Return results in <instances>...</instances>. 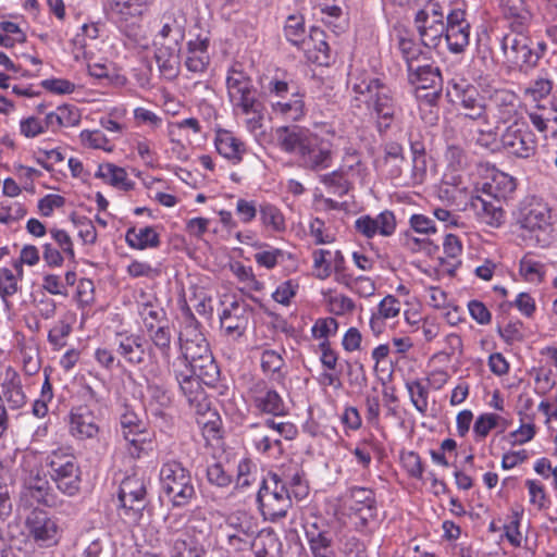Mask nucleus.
I'll use <instances>...</instances> for the list:
<instances>
[{"label":"nucleus","instance_id":"nucleus-1","mask_svg":"<svg viewBox=\"0 0 557 557\" xmlns=\"http://www.w3.org/2000/svg\"><path fill=\"white\" fill-rule=\"evenodd\" d=\"M160 488L173 507H185L196 498V488L190 471L177 460L162 463L160 472Z\"/></svg>","mask_w":557,"mask_h":557},{"label":"nucleus","instance_id":"nucleus-2","mask_svg":"<svg viewBox=\"0 0 557 557\" xmlns=\"http://www.w3.org/2000/svg\"><path fill=\"white\" fill-rule=\"evenodd\" d=\"M46 465L49 470V476L58 491L69 497L79 494L82 469L73 454L61 448L55 449L48 455Z\"/></svg>","mask_w":557,"mask_h":557},{"label":"nucleus","instance_id":"nucleus-3","mask_svg":"<svg viewBox=\"0 0 557 557\" xmlns=\"http://www.w3.org/2000/svg\"><path fill=\"white\" fill-rule=\"evenodd\" d=\"M257 502L265 519L276 521L284 518L292 507L290 492L277 474L270 476V483L263 480L257 494Z\"/></svg>","mask_w":557,"mask_h":557},{"label":"nucleus","instance_id":"nucleus-4","mask_svg":"<svg viewBox=\"0 0 557 557\" xmlns=\"http://www.w3.org/2000/svg\"><path fill=\"white\" fill-rule=\"evenodd\" d=\"M518 223L523 230L522 237L535 244L546 246L550 240L549 210L540 203L529 205L520 210Z\"/></svg>","mask_w":557,"mask_h":557},{"label":"nucleus","instance_id":"nucleus-5","mask_svg":"<svg viewBox=\"0 0 557 557\" xmlns=\"http://www.w3.org/2000/svg\"><path fill=\"white\" fill-rule=\"evenodd\" d=\"M354 90L359 94L367 91L374 95L373 110L376 114V128L380 135L386 134L398 112L391 91L376 78L371 79L368 84L355 85Z\"/></svg>","mask_w":557,"mask_h":557},{"label":"nucleus","instance_id":"nucleus-6","mask_svg":"<svg viewBox=\"0 0 557 557\" xmlns=\"http://www.w3.org/2000/svg\"><path fill=\"white\" fill-rule=\"evenodd\" d=\"M226 86L231 102L244 114L260 113L263 110L250 77L243 71L231 69L226 77Z\"/></svg>","mask_w":557,"mask_h":557},{"label":"nucleus","instance_id":"nucleus-7","mask_svg":"<svg viewBox=\"0 0 557 557\" xmlns=\"http://www.w3.org/2000/svg\"><path fill=\"white\" fill-rule=\"evenodd\" d=\"M500 141L509 154L520 159L532 158L537 150L536 136L523 120H515L507 126Z\"/></svg>","mask_w":557,"mask_h":557},{"label":"nucleus","instance_id":"nucleus-8","mask_svg":"<svg viewBox=\"0 0 557 557\" xmlns=\"http://www.w3.org/2000/svg\"><path fill=\"white\" fill-rule=\"evenodd\" d=\"M408 81L416 88V97L428 104H436L442 95L443 79L438 67L426 63L408 71Z\"/></svg>","mask_w":557,"mask_h":557},{"label":"nucleus","instance_id":"nucleus-9","mask_svg":"<svg viewBox=\"0 0 557 557\" xmlns=\"http://www.w3.org/2000/svg\"><path fill=\"white\" fill-rule=\"evenodd\" d=\"M146 483L138 475L126 476L120 484L119 499L125 515L136 520L146 507Z\"/></svg>","mask_w":557,"mask_h":557},{"label":"nucleus","instance_id":"nucleus-10","mask_svg":"<svg viewBox=\"0 0 557 557\" xmlns=\"http://www.w3.org/2000/svg\"><path fill=\"white\" fill-rule=\"evenodd\" d=\"M333 145L330 140L312 134L297 158L298 164L310 171H321L331 166Z\"/></svg>","mask_w":557,"mask_h":557},{"label":"nucleus","instance_id":"nucleus-11","mask_svg":"<svg viewBox=\"0 0 557 557\" xmlns=\"http://www.w3.org/2000/svg\"><path fill=\"white\" fill-rule=\"evenodd\" d=\"M408 4L416 11L414 23L420 35L428 32L444 35V13L436 0H410Z\"/></svg>","mask_w":557,"mask_h":557},{"label":"nucleus","instance_id":"nucleus-12","mask_svg":"<svg viewBox=\"0 0 557 557\" xmlns=\"http://www.w3.org/2000/svg\"><path fill=\"white\" fill-rule=\"evenodd\" d=\"M341 499L344 506L360 517L363 525L376 518L377 507L373 490L351 486L343 493Z\"/></svg>","mask_w":557,"mask_h":557},{"label":"nucleus","instance_id":"nucleus-13","mask_svg":"<svg viewBox=\"0 0 557 557\" xmlns=\"http://www.w3.org/2000/svg\"><path fill=\"white\" fill-rule=\"evenodd\" d=\"M121 431L125 441H127L133 449L129 450L133 457L139 458L141 453L147 449L146 445L150 444L145 422L128 407L120 418Z\"/></svg>","mask_w":557,"mask_h":557},{"label":"nucleus","instance_id":"nucleus-14","mask_svg":"<svg viewBox=\"0 0 557 557\" xmlns=\"http://www.w3.org/2000/svg\"><path fill=\"white\" fill-rule=\"evenodd\" d=\"M396 216L393 211L384 210L375 218L361 215L355 221L356 231L366 238H373L376 235L389 237L396 230Z\"/></svg>","mask_w":557,"mask_h":557},{"label":"nucleus","instance_id":"nucleus-15","mask_svg":"<svg viewBox=\"0 0 557 557\" xmlns=\"http://www.w3.org/2000/svg\"><path fill=\"white\" fill-rule=\"evenodd\" d=\"M255 407L263 413L284 417L288 413L281 395L269 388L264 381H258L251 387Z\"/></svg>","mask_w":557,"mask_h":557},{"label":"nucleus","instance_id":"nucleus-16","mask_svg":"<svg viewBox=\"0 0 557 557\" xmlns=\"http://www.w3.org/2000/svg\"><path fill=\"white\" fill-rule=\"evenodd\" d=\"M27 527L34 540L44 546H50L58 541V524L42 510H34L27 518Z\"/></svg>","mask_w":557,"mask_h":557},{"label":"nucleus","instance_id":"nucleus-17","mask_svg":"<svg viewBox=\"0 0 557 557\" xmlns=\"http://www.w3.org/2000/svg\"><path fill=\"white\" fill-rule=\"evenodd\" d=\"M507 61L516 65H530L533 37H496Z\"/></svg>","mask_w":557,"mask_h":557},{"label":"nucleus","instance_id":"nucleus-18","mask_svg":"<svg viewBox=\"0 0 557 557\" xmlns=\"http://www.w3.org/2000/svg\"><path fill=\"white\" fill-rule=\"evenodd\" d=\"M70 433L77 440L95 438L99 425L94 412L86 406L73 408L70 412Z\"/></svg>","mask_w":557,"mask_h":557},{"label":"nucleus","instance_id":"nucleus-19","mask_svg":"<svg viewBox=\"0 0 557 557\" xmlns=\"http://www.w3.org/2000/svg\"><path fill=\"white\" fill-rule=\"evenodd\" d=\"M250 309L245 302L233 301L220 317L221 327L227 335L242 336L249 323Z\"/></svg>","mask_w":557,"mask_h":557},{"label":"nucleus","instance_id":"nucleus-20","mask_svg":"<svg viewBox=\"0 0 557 557\" xmlns=\"http://www.w3.org/2000/svg\"><path fill=\"white\" fill-rule=\"evenodd\" d=\"M312 134L308 128L298 125L280 126L274 131L276 145L281 150L295 153L297 158Z\"/></svg>","mask_w":557,"mask_h":557},{"label":"nucleus","instance_id":"nucleus-21","mask_svg":"<svg viewBox=\"0 0 557 557\" xmlns=\"http://www.w3.org/2000/svg\"><path fill=\"white\" fill-rule=\"evenodd\" d=\"M225 524L233 530V533L228 534L231 544L234 543V541L247 543L258 533V522L256 518L244 510L230 513L225 519Z\"/></svg>","mask_w":557,"mask_h":557},{"label":"nucleus","instance_id":"nucleus-22","mask_svg":"<svg viewBox=\"0 0 557 557\" xmlns=\"http://www.w3.org/2000/svg\"><path fill=\"white\" fill-rule=\"evenodd\" d=\"M153 0H108L109 14L121 22H128L144 15Z\"/></svg>","mask_w":557,"mask_h":557},{"label":"nucleus","instance_id":"nucleus-23","mask_svg":"<svg viewBox=\"0 0 557 557\" xmlns=\"http://www.w3.org/2000/svg\"><path fill=\"white\" fill-rule=\"evenodd\" d=\"M399 50L406 60L408 71L429 61L431 46L422 41V37H400Z\"/></svg>","mask_w":557,"mask_h":557},{"label":"nucleus","instance_id":"nucleus-24","mask_svg":"<svg viewBox=\"0 0 557 557\" xmlns=\"http://www.w3.org/2000/svg\"><path fill=\"white\" fill-rule=\"evenodd\" d=\"M116 351L126 362L138 366L145 362V339L138 334H117Z\"/></svg>","mask_w":557,"mask_h":557},{"label":"nucleus","instance_id":"nucleus-25","mask_svg":"<svg viewBox=\"0 0 557 557\" xmlns=\"http://www.w3.org/2000/svg\"><path fill=\"white\" fill-rule=\"evenodd\" d=\"M500 7L512 33L522 35L531 21V14L525 9L523 0H502Z\"/></svg>","mask_w":557,"mask_h":557},{"label":"nucleus","instance_id":"nucleus-26","mask_svg":"<svg viewBox=\"0 0 557 557\" xmlns=\"http://www.w3.org/2000/svg\"><path fill=\"white\" fill-rule=\"evenodd\" d=\"M0 395L3 403L5 401L11 410H17L26 404V395L22 388L21 377L12 368H8L5 371Z\"/></svg>","mask_w":557,"mask_h":557},{"label":"nucleus","instance_id":"nucleus-27","mask_svg":"<svg viewBox=\"0 0 557 557\" xmlns=\"http://www.w3.org/2000/svg\"><path fill=\"white\" fill-rule=\"evenodd\" d=\"M216 151L233 164H238L246 153V145L226 129L216 132L214 139Z\"/></svg>","mask_w":557,"mask_h":557},{"label":"nucleus","instance_id":"nucleus-28","mask_svg":"<svg viewBox=\"0 0 557 557\" xmlns=\"http://www.w3.org/2000/svg\"><path fill=\"white\" fill-rule=\"evenodd\" d=\"M171 557H205L207 549L198 536L189 530L182 536L169 542Z\"/></svg>","mask_w":557,"mask_h":557},{"label":"nucleus","instance_id":"nucleus-29","mask_svg":"<svg viewBox=\"0 0 557 557\" xmlns=\"http://www.w3.org/2000/svg\"><path fill=\"white\" fill-rule=\"evenodd\" d=\"M471 207L486 224L499 225L504 219L500 200L476 195L471 198Z\"/></svg>","mask_w":557,"mask_h":557},{"label":"nucleus","instance_id":"nucleus-30","mask_svg":"<svg viewBox=\"0 0 557 557\" xmlns=\"http://www.w3.org/2000/svg\"><path fill=\"white\" fill-rule=\"evenodd\" d=\"M149 339L152 343V347L148 349V354L151 356L153 349H157L163 361L170 363L171 361V349H172V331L169 323L162 325H150L147 332Z\"/></svg>","mask_w":557,"mask_h":557},{"label":"nucleus","instance_id":"nucleus-31","mask_svg":"<svg viewBox=\"0 0 557 557\" xmlns=\"http://www.w3.org/2000/svg\"><path fill=\"white\" fill-rule=\"evenodd\" d=\"M516 189V181L512 176L504 172H495L492 175L491 181L485 182L482 187V194L496 199L502 200L510 196Z\"/></svg>","mask_w":557,"mask_h":557},{"label":"nucleus","instance_id":"nucleus-32","mask_svg":"<svg viewBox=\"0 0 557 557\" xmlns=\"http://www.w3.org/2000/svg\"><path fill=\"white\" fill-rule=\"evenodd\" d=\"M294 45L301 46L309 62L319 66H329L333 61L331 48L324 40L315 41L314 37L304 38L300 42L292 40Z\"/></svg>","mask_w":557,"mask_h":557},{"label":"nucleus","instance_id":"nucleus-33","mask_svg":"<svg viewBox=\"0 0 557 557\" xmlns=\"http://www.w3.org/2000/svg\"><path fill=\"white\" fill-rule=\"evenodd\" d=\"M208 45V38L201 39L200 37H197L195 40H190L188 42V55L185 61V65L188 71L201 73L207 69L210 62Z\"/></svg>","mask_w":557,"mask_h":557},{"label":"nucleus","instance_id":"nucleus-34","mask_svg":"<svg viewBox=\"0 0 557 557\" xmlns=\"http://www.w3.org/2000/svg\"><path fill=\"white\" fill-rule=\"evenodd\" d=\"M282 543L272 530H258L253 536L251 548L256 557H278Z\"/></svg>","mask_w":557,"mask_h":557},{"label":"nucleus","instance_id":"nucleus-35","mask_svg":"<svg viewBox=\"0 0 557 557\" xmlns=\"http://www.w3.org/2000/svg\"><path fill=\"white\" fill-rule=\"evenodd\" d=\"M27 490L33 499L48 507H54L58 504L57 495L53 493L48 480L41 476L39 472L30 476L27 483Z\"/></svg>","mask_w":557,"mask_h":557},{"label":"nucleus","instance_id":"nucleus-36","mask_svg":"<svg viewBox=\"0 0 557 557\" xmlns=\"http://www.w3.org/2000/svg\"><path fill=\"white\" fill-rule=\"evenodd\" d=\"M125 240L129 247L138 250L160 246L159 234L152 226H146L139 230L135 227L128 228L125 234Z\"/></svg>","mask_w":557,"mask_h":557},{"label":"nucleus","instance_id":"nucleus-37","mask_svg":"<svg viewBox=\"0 0 557 557\" xmlns=\"http://www.w3.org/2000/svg\"><path fill=\"white\" fill-rule=\"evenodd\" d=\"M188 367L189 371L193 372V374H196V376H198V379L206 385L212 386L219 380L220 370L214 361L212 352L188 364Z\"/></svg>","mask_w":557,"mask_h":557},{"label":"nucleus","instance_id":"nucleus-38","mask_svg":"<svg viewBox=\"0 0 557 557\" xmlns=\"http://www.w3.org/2000/svg\"><path fill=\"white\" fill-rule=\"evenodd\" d=\"M96 177L108 180V183L125 191L134 188V183L127 178V173L123 168L113 163L100 164L95 174Z\"/></svg>","mask_w":557,"mask_h":557},{"label":"nucleus","instance_id":"nucleus-39","mask_svg":"<svg viewBox=\"0 0 557 557\" xmlns=\"http://www.w3.org/2000/svg\"><path fill=\"white\" fill-rule=\"evenodd\" d=\"M305 533L310 552L333 548V536L325 525L320 527L317 522L311 523L306 528Z\"/></svg>","mask_w":557,"mask_h":557},{"label":"nucleus","instance_id":"nucleus-40","mask_svg":"<svg viewBox=\"0 0 557 557\" xmlns=\"http://www.w3.org/2000/svg\"><path fill=\"white\" fill-rule=\"evenodd\" d=\"M321 22L327 32L335 35L346 32L348 20L338 5H324L321 8Z\"/></svg>","mask_w":557,"mask_h":557},{"label":"nucleus","instance_id":"nucleus-41","mask_svg":"<svg viewBox=\"0 0 557 557\" xmlns=\"http://www.w3.org/2000/svg\"><path fill=\"white\" fill-rule=\"evenodd\" d=\"M383 165L391 166L388 175L391 178H398L401 174L400 164L405 162L404 148L396 141H388L384 145Z\"/></svg>","mask_w":557,"mask_h":557},{"label":"nucleus","instance_id":"nucleus-42","mask_svg":"<svg viewBox=\"0 0 557 557\" xmlns=\"http://www.w3.org/2000/svg\"><path fill=\"white\" fill-rule=\"evenodd\" d=\"M285 361L276 350L265 349L261 354V368L264 373H271L273 379L282 382L285 373L282 371Z\"/></svg>","mask_w":557,"mask_h":557},{"label":"nucleus","instance_id":"nucleus-43","mask_svg":"<svg viewBox=\"0 0 557 557\" xmlns=\"http://www.w3.org/2000/svg\"><path fill=\"white\" fill-rule=\"evenodd\" d=\"M273 111L286 120L299 121L305 115V102L302 97L294 95L289 101H277L273 103Z\"/></svg>","mask_w":557,"mask_h":557},{"label":"nucleus","instance_id":"nucleus-44","mask_svg":"<svg viewBox=\"0 0 557 557\" xmlns=\"http://www.w3.org/2000/svg\"><path fill=\"white\" fill-rule=\"evenodd\" d=\"M259 213L262 224L274 232L285 230V219L281 210L271 203H262L259 207Z\"/></svg>","mask_w":557,"mask_h":557},{"label":"nucleus","instance_id":"nucleus-45","mask_svg":"<svg viewBox=\"0 0 557 557\" xmlns=\"http://www.w3.org/2000/svg\"><path fill=\"white\" fill-rule=\"evenodd\" d=\"M22 276L14 274L10 269H0V297L2 298L7 308L11 307L9 298L15 295L18 290V281Z\"/></svg>","mask_w":557,"mask_h":557},{"label":"nucleus","instance_id":"nucleus-46","mask_svg":"<svg viewBox=\"0 0 557 557\" xmlns=\"http://www.w3.org/2000/svg\"><path fill=\"white\" fill-rule=\"evenodd\" d=\"M516 100L517 97L513 92L496 91L494 101L498 110V119L502 122H508L517 113Z\"/></svg>","mask_w":557,"mask_h":557},{"label":"nucleus","instance_id":"nucleus-47","mask_svg":"<svg viewBox=\"0 0 557 557\" xmlns=\"http://www.w3.org/2000/svg\"><path fill=\"white\" fill-rule=\"evenodd\" d=\"M449 85L455 90L457 98L460 99L461 106L465 110L471 109V107H474L475 104H482L476 99V89L466 79H451Z\"/></svg>","mask_w":557,"mask_h":557},{"label":"nucleus","instance_id":"nucleus-48","mask_svg":"<svg viewBox=\"0 0 557 557\" xmlns=\"http://www.w3.org/2000/svg\"><path fill=\"white\" fill-rule=\"evenodd\" d=\"M466 12L461 9H456L449 12L444 22V35H469L470 23L466 20Z\"/></svg>","mask_w":557,"mask_h":557},{"label":"nucleus","instance_id":"nucleus-49","mask_svg":"<svg viewBox=\"0 0 557 557\" xmlns=\"http://www.w3.org/2000/svg\"><path fill=\"white\" fill-rule=\"evenodd\" d=\"M199 322L194 317H190L186 321V324L178 336L180 348L186 345L198 344L207 341L203 334L199 331Z\"/></svg>","mask_w":557,"mask_h":557},{"label":"nucleus","instance_id":"nucleus-50","mask_svg":"<svg viewBox=\"0 0 557 557\" xmlns=\"http://www.w3.org/2000/svg\"><path fill=\"white\" fill-rule=\"evenodd\" d=\"M139 314L143 319L146 331H149L150 325H162L168 322L165 311L151 304H144L139 309Z\"/></svg>","mask_w":557,"mask_h":557},{"label":"nucleus","instance_id":"nucleus-51","mask_svg":"<svg viewBox=\"0 0 557 557\" xmlns=\"http://www.w3.org/2000/svg\"><path fill=\"white\" fill-rule=\"evenodd\" d=\"M321 183L331 188L333 194L339 197L345 196L350 188V183L342 171H333L332 173L322 175Z\"/></svg>","mask_w":557,"mask_h":557},{"label":"nucleus","instance_id":"nucleus-52","mask_svg":"<svg viewBox=\"0 0 557 557\" xmlns=\"http://www.w3.org/2000/svg\"><path fill=\"white\" fill-rule=\"evenodd\" d=\"M180 388L183 392L185 396L188 397V399L191 401L193 399L197 398V395L199 392H201V383L202 381L196 376V374H193V372L189 371V373H176L175 375Z\"/></svg>","mask_w":557,"mask_h":557},{"label":"nucleus","instance_id":"nucleus-53","mask_svg":"<svg viewBox=\"0 0 557 557\" xmlns=\"http://www.w3.org/2000/svg\"><path fill=\"white\" fill-rule=\"evenodd\" d=\"M339 550L345 557H368L364 544L355 535H343Z\"/></svg>","mask_w":557,"mask_h":557},{"label":"nucleus","instance_id":"nucleus-54","mask_svg":"<svg viewBox=\"0 0 557 557\" xmlns=\"http://www.w3.org/2000/svg\"><path fill=\"white\" fill-rule=\"evenodd\" d=\"M407 388L414 408L419 412L424 413L428 409V388L419 381L407 383Z\"/></svg>","mask_w":557,"mask_h":557},{"label":"nucleus","instance_id":"nucleus-55","mask_svg":"<svg viewBox=\"0 0 557 557\" xmlns=\"http://www.w3.org/2000/svg\"><path fill=\"white\" fill-rule=\"evenodd\" d=\"M55 121L58 127H72L81 122V113L73 106H60L55 111Z\"/></svg>","mask_w":557,"mask_h":557},{"label":"nucleus","instance_id":"nucleus-56","mask_svg":"<svg viewBox=\"0 0 557 557\" xmlns=\"http://www.w3.org/2000/svg\"><path fill=\"white\" fill-rule=\"evenodd\" d=\"M162 22L163 25L160 35H184L186 32V20L182 14L175 15L166 13L163 15Z\"/></svg>","mask_w":557,"mask_h":557},{"label":"nucleus","instance_id":"nucleus-57","mask_svg":"<svg viewBox=\"0 0 557 557\" xmlns=\"http://www.w3.org/2000/svg\"><path fill=\"white\" fill-rule=\"evenodd\" d=\"M544 265L532 259L522 258L520 261V274L528 282H542L544 276Z\"/></svg>","mask_w":557,"mask_h":557},{"label":"nucleus","instance_id":"nucleus-58","mask_svg":"<svg viewBox=\"0 0 557 557\" xmlns=\"http://www.w3.org/2000/svg\"><path fill=\"white\" fill-rule=\"evenodd\" d=\"M81 141L84 146H87L92 149H103L106 151H111L112 147H108L109 144L108 138L101 131H82L79 135Z\"/></svg>","mask_w":557,"mask_h":557},{"label":"nucleus","instance_id":"nucleus-59","mask_svg":"<svg viewBox=\"0 0 557 557\" xmlns=\"http://www.w3.org/2000/svg\"><path fill=\"white\" fill-rule=\"evenodd\" d=\"M207 479L210 484L219 487H227L232 483V474H230L220 462L208 466Z\"/></svg>","mask_w":557,"mask_h":557},{"label":"nucleus","instance_id":"nucleus-60","mask_svg":"<svg viewBox=\"0 0 557 557\" xmlns=\"http://www.w3.org/2000/svg\"><path fill=\"white\" fill-rule=\"evenodd\" d=\"M500 417L495 413H483L479 416L473 425V432L481 438L488 435L490 431L499 425Z\"/></svg>","mask_w":557,"mask_h":557},{"label":"nucleus","instance_id":"nucleus-61","mask_svg":"<svg viewBox=\"0 0 557 557\" xmlns=\"http://www.w3.org/2000/svg\"><path fill=\"white\" fill-rule=\"evenodd\" d=\"M180 349L187 366L200 358H203L206 355L211 354L209 343L207 341L198 344L186 345Z\"/></svg>","mask_w":557,"mask_h":557},{"label":"nucleus","instance_id":"nucleus-62","mask_svg":"<svg viewBox=\"0 0 557 557\" xmlns=\"http://www.w3.org/2000/svg\"><path fill=\"white\" fill-rule=\"evenodd\" d=\"M522 322L517 321H510L507 325L502 327L498 325L497 333L499 336L509 345H512L516 342H522L523 341V333H522Z\"/></svg>","mask_w":557,"mask_h":557},{"label":"nucleus","instance_id":"nucleus-63","mask_svg":"<svg viewBox=\"0 0 557 557\" xmlns=\"http://www.w3.org/2000/svg\"><path fill=\"white\" fill-rule=\"evenodd\" d=\"M264 426L274 431L280 437L292 441L298 434L297 426L292 422L276 421L274 419H267Z\"/></svg>","mask_w":557,"mask_h":557},{"label":"nucleus","instance_id":"nucleus-64","mask_svg":"<svg viewBox=\"0 0 557 557\" xmlns=\"http://www.w3.org/2000/svg\"><path fill=\"white\" fill-rule=\"evenodd\" d=\"M404 468L411 478L421 479L423 474V465L420 456L416 451H407L401 455Z\"/></svg>","mask_w":557,"mask_h":557}]
</instances>
